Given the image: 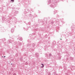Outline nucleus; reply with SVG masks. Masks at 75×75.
I'll return each mask as SVG.
<instances>
[{
  "instance_id": "1",
  "label": "nucleus",
  "mask_w": 75,
  "mask_h": 75,
  "mask_svg": "<svg viewBox=\"0 0 75 75\" xmlns=\"http://www.w3.org/2000/svg\"><path fill=\"white\" fill-rule=\"evenodd\" d=\"M51 7H53V8H54L55 7H57V4H55L54 2L53 3H52V4L50 5Z\"/></svg>"
},
{
  "instance_id": "2",
  "label": "nucleus",
  "mask_w": 75,
  "mask_h": 75,
  "mask_svg": "<svg viewBox=\"0 0 75 75\" xmlns=\"http://www.w3.org/2000/svg\"><path fill=\"white\" fill-rule=\"evenodd\" d=\"M51 57H52V54L51 53L49 54V55L47 56V58L48 59H50Z\"/></svg>"
},
{
  "instance_id": "36",
  "label": "nucleus",
  "mask_w": 75,
  "mask_h": 75,
  "mask_svg": "<svg viewBox=\"0 0 75 75\" xmlns=\"http://www.w3.org/2000/svg\"><path fill=\"white\" fill-rule=\"evenodd\" d=\"M3 20H4L3 19Z\"/></svg>"
},
{
  "instance_id": "10",
  "label": "nucleus",
  "mask_w": 75,
  "mask_h": 75,
  "mask_svg": "<svg viewBox=\"0 0 75 75\" xmlns=\"http://www.w3.org/2000/svg\"><path fill=\"white\" fill-rule=\"evenodd\" d=\"M13 12L14 14H17L18 13V11H13Z\"/></svg>"
},
{
  "instance_id": "9",
  "label": "nucleus",
  "mask_w": 75,
  "mask_h": 75,
  "mask_svg": "<svg viewBox=\"0 0 75 75\" xmlns=\"http://www.w3.org/2000/svg\"><path fill=\"white\" fill-rule=\"evenodd\" d=\"M14 28H12L11 30V33H13L14 32Z\"/></svg>"
},
{
  "instance_id": "27",
  "label": "nucleus",
  "mask_w": 75,
  "mask_h": 75,
  "mask_svg": "<svg viewBox=\"0 0 75 75\" xmlns=\"http://www.w3.org/2000/svg\"><path fill=\"white\" fill-rule=\"evenodd\" d=\"M29 16H30H30H31V14H29Z\"/></svg>"
},
{
  "instance_id": "3",
  "label": "nucleus",
  "mask_w": 75,
  "mask_h": 75,
  "mask_svg": "<svg viewBox=\"0 0 75 75\" xmlns=\"http://www.w3.org/2000/svg\"><path fill=\"white\" fill-rule=\"evenodd\" d=\"M13 42L14 41L11 40H8L7 41V43L8 44H10V43H13Z\"/></svg>"
},
{
  "instance_id": "37",
  "label": "nucleus",
  "mask_w": 75,
  "mask_h": 75,
  "mask_svg": "<svg viewBox=\"0 0 75 75\" xmlns=\"http://www.w3.org/2000/svg\"><path fill=\"white\" fill-rule=\"evenodd\" d=\"M60 40H61V39H60Z\"/></svg>"
},
{
  "instance_id": "13",
  "label": "nucleus",
  "mask_w": 75,
  "mask_h": 75,
  "mask_svg": "<svg viewBox=\"0 0 75 75\" xmlns=\"http://www.w3.org/2000/svg\"><path fill=\"white\" fill-rule=\"evenodd\" d=\"M70 59H71V60H73V57H70Z\"/></svg>"
},
{
  "instance_id": "16",
  "label": "nucleus",
  "mask_w": 75,
  "mask_h": 75,
  "mask_svg": "<svg viewBox=\"0 0 75 75\" xmlns=\"http://www.w3.org/2000/svg\"><path fill=\"white\" fill-rule=\"evenodd\" d=\"M52 44H53V45H55V42H52Z\"/></svg>"
},
{
  "instance_id": "14",
  "label": "nucleus",
  "mask_w": 75,
  "mask_h": 75,
  "mask_svg": "<svg viewBox=\"0 0 75 75\" xmlns=\"http://www.w3.org/2000/svg\"><path fill=\"white\" fill-rule=\"evenodd\" d=\"M30 45L29 44H27V46H28V47H30Z\"/></svg>"
},
{
  "instance_id": "7",
  "label": "nucleus",
  "mask_w": 75,
  "mask_h": 75,
  "mask_svg": "<svg viewBox=\"0 0 75 75\" xmlns=\"http://www.w3.org/2000/svg\"><path fill=\"white\" fill-rule=\"evenodd\" d=\"M18 37V39L19 40H20V41H22L23 40V38L22 37H20V36Z\"/></svg>"
},
{
  "instance_id": "23",
  "label": "nucleus",
  "mask_w": 75,
  "mask_h": 75,
  "mask_svg": "<svg viewBox=\"0 0 75 75\" xmlns=\"http://www.w3.org/2000/svg\"><path fill=\"white\" fill-rule=\"evenodd\" d=\"M54 23V22L52 21L51 22V24H53Z\"/></svg>"
},
{
  "instance_id": "19",
  "label": "nucleus",
  "mask_w": 75,
  "mask_h": 75,
  "mask_svg": "<svg viewBox=\"0 0 75 75\" xmlns=\"http://www.w3.org/2000/svg\"><path fill=\"white\" fill-rule=\"evenodd\" d=\"M51 0H49L48 1V3H51Z\"/></svg>"
},
{
  "instance_id": "34",
  "label": "nucleus",
  "mask_w": 75,
  "mask_h": 75,
  "mask_svg": "<svg viewBox=\"0 0 75 75\" xmlns=\"http://www.w3.org/2000/svg\"><path fill=\"white\" fill-rule=\"evenodd\" d=\"M8 17H9V16H8Z\"/></svg>"
},
{
  "instance_id": "15",
  "label": "nucleus",
  "mask_w": 75,
  "mask_h": 75,
  "mask_svg": "<svg viewBox=\"0 0 75 75\" xmlns=\"http://www.w3.org/2000/svg\"><path fill=\"white\" fill-rule=\"evenodd\" d=\"M57 58H58V59H60L61 58V56H59L57 57Z\"/></svg>"
},
{
  "instance_id": "26",
  "label": "nucleus",
  "mask_w": 75,
  "mask_h": 75,
  "mask_svg": "<svg viewBox=\"0 0 75 75\" xmlns=\"http://www.w3.org/2000/svg\"><path fill=\"white\" fill-rule=\"evenodd\" d=\"M14 7H13L12 8V9L13 10H14Z\"/></svg>"
},
{
  "instance_id": "4",
  "label": "nucleus",
  "mask_w": 75,
  "mask_h": 75,
  "mask_svg": "<svg viewBox=\"0 0 75 75\" xmlns=\"http://www.w3.org/2000/svg\"><path fill=\"white\" fill-rule=\"evenodd\" d=\"M35 46V45L34 43H33L30 45V47H34Z\"/></svg>"
},
{
  "instance_id": "24",
  "label": "nucleus",
  "mask_w": 75,
  "mask_h": 75,
  "mask_svg": "<svg viewBox=\"0 0 75 75\" xmlns=\"http://www.w3.org/2000/svg\"><path fill=\"white\" fill-rule=\"evenodd\" d=\"M50 74H51V73H48V75H50Z\"/></svg>"
},
{
  "instance_id": "22",
  "label": "nucleus",
  "mask_w": 75,
  "mask_h": 75,
  "mask_svg": "<svg viewBox=\"0 0 75 75\" xmlns=\"http://www.w3.org/2000/svg\"><path fill=\"white\" fill-rule=\"evenodd\" d=\"M42 66L41 67L42 68H43L44 67V64H42Z\"/></svg>"
},
{
  "instance_id": "33",
  "label": "nucleus",
  "mask_w": 75,
  "mask_h": 75,
  "mask_svg": "<svg viewBox=\"0 0 75 75\" xmlns=\"http://www.w3.org/2000/svg\"><path fill=\"white\" fill-rule=\"evenodd\" d=\"M11 65H13V64H12V63H11Z\"/></svg>"
},
{
  "instance_id": "39",
  "label": "nucleus",
  "mask_w": 75,
  "mask_h": 75,
  "mask_svg": "<svg viewBox=\"0 0 75 75\" xmlns=\"http://www.w3.org/2000/svg\"><path fill=\"white\" fill-rule=\"evenodd\" d=\"M2 57H3V56H2Z\"/></svg>"
},
{
  "instance_id": "32",
  "label": "nucleus",
  "mask_w": 75,
  "mask_h": 75,
  "mask_svg": "<svg viewBox=\"0 0 75 75\" xmlns=\"http://www.w3.org/2000/svg\"><path fill=\"white\" fill-rule=\"evenodd\" d=\"M54 1V0H51V1Z\"/></svg>"
},
{
  "instance_id": "25",
  "label": "nucleus",
  "mask_w": 75,
  "mask_h": 75,
  "mask_svg": "<svg viewBox=\"0 0 75 75\" xmlns=\"http://www.w3.org/2000/svg\"><path fill=\"white\" fill-rule=\"evenodd\" d=\"M13 75H16V73H14L13 74Z\"/></svg>"
},
{
  "instance_id": "38",
  "label": "nucleus",
  "mask_w": 75,
  "mask_h": 75,
  "mask_svg": "<svg viewBox=\"0 0 75 75\" xmlns=\"http://www.w3.org/2000/svg\"><path fill=\"white\" fill-rule=\"evenodd\" d=\"M60 40H61V39H60Z\"/></svg>"
},
{
  "instance_id": "11",
  "label": "nucleus",
  "mask_w": 75,
  "mask_h": 75,
  "mask_svg": "<svg viewBox=\"0 0 75 75\" xmlns=\"http://www.w3.org/2000/svg\"><path fill=\"white\" fill-rule=\"evenodd\" d=\"M42 22V20H38V22L39 23H40Z\"/></svg>"
},
{
  "instance_id": "6",
  "label": "nucleus",
  "mask_w": 75,
  "mask_h": 75,
  "mask_svg": "<svg viewBox=\"0 0 75 75\" xmlns=\"http://www.w3.org/2000/svg\"><path fill=\"white\" fill-rule=\"evenodd\" d=\"M38 55H39V54L38 53H36L35 54V56L37 58V57H38Z\"/></svg>"
},
{
  "instance_id": "30",
  "label": "nucleus",
  "mask_w": 75,
  "mask_h": 75,
  "mask_svg": "<svg viewBox=\"0 0 75 75\" xmlns=\"http://www.w3.org/2000/svg\"><path fill=\"white\" fill-rule=\"evenodd\" d=\"M74 50L75 51V47L74 48Z\"/></svg>"
},
{
  "instance_id": "20",
  "label": "nucleus",
  "mask_w": 75,
  "mask_h": 75,
  "mask_svg": "<svg viewBox=\"0 0 75 75\" xmlns=\"http://www.w3.org/2000/svg\"><path fill=\"white\" fill-rule=\"evenodd\" d=\"M13 11H11L12 14H13V13L14 14V12Z\"/></svg>"
},
{
  "instance_id": "29",
  "label": "nucleus",
  "mask_w": 75,
  "mask_h": 75,
  "mask_svg": "<svg viewBox=\"0 0 75 75\" xmlns=\"http://www.w3.org/2000/svg\"><path fill=\"white\" fill-rule=\"evenodd\" d=\"M54 14H55V12H54Z\"/></svg>"
},
{
  "instance_id": "8",
  "label": "nucleus",
  "mask_w": 75,
  "mask_h": 75,
  "mask_svg": "<svg viewBox=\"0 0 75 75\" xmlns=\"http://www.w3.org/2000/svg\"><path fill=\"white\" fill-rule=\"evenodd\" d=\"M44 20L45 21V22H47L48 21V19L46 18H44Z\"/></svg>"
},
{
  "instance_id": "12",
  "label": "nucleus",
  "mask_w": 75,
  "mask_h": 75,
  "mask_svg": "<svg viewBox=\"0 0 75 75\" xmlns=\"http://www.w3.org/2000/svg\"><path fill=\"white\" fill-rule=\"evenodd\" d=\"M2 41H6V39L5 38H4L2 39Z\"/></svg>"
},
{
  "instance_id": "35",
  "label": "nucleus",
  "mask_w": 75,
  "mask_h": 75,
  "mask_svg": "<svg viewBox=\"0 0 75 75\" xmlns=\"http://www.w3.org/2000/svg\"><path fill=\"white\" fill-rule=\"evenodd\" d=\"M24 29H25V28H23Z\"/></svg>"
},
{
  "instance_id": "5",
  "label": "nucleus",
  "mask_w": 75,
  "mask_h": 75,
  "mask_svg": "<svg viewBox=\"0 0 75 75\" xmlns=\"http://www.w3.org/2000/svg\"><path fill=\"white\" fill-rule=\"evenodd\" d=\"M13 43V46H14V45H16V44H17V42H14Z\"/></svg>"
},
{
  "instance_id": "28",
  "label": "nucleus",
  "mask_w": 75,
  "mask_h": 75,
  "mask_svg": "<svg viewBox=\"0 0 75 75\" xmlns=\"http://www.w3.org/2000/svg\"><path fill=\"white\" fill-rule=\"evenodd\" d=\"M27 12H29V9H27Z\"/></svg>"
},
{
  "instance_id": "31",
  "label": "nucleus",
  "mask_w": 75,
  "mask_h": 75,
  "mask_svg": "<svg viewBox=\"0 0 75 75\" xmlns=\"http://www.w3.org/2000/svg\"><path fill=\"white\" fill-rule=\"evenodd\" d=\"M4 58H5V57H6V56H4Z\"/></svg>"
},
{
  "instance_id": "18",
  "label": "nucleus",
  "mask_w": 75,
  "mask_h": 75,
  "mask_svg": "<svg viewBox=\"0 0 75 75\" xmlns=\"http://www.w3.org/2000/svg\"><path fill=\"white\" fill-rule=\"evenodd\" d=\"M20 61H23V58H20Z\"/></svg>"
},
{
  "instance_id": "21",
  "label": "nucleus",
  "mask_w": 75,
  "mask_h": 75,
  "mask_svg": "<svg viewBox=\"0 0 75 75\" xmlns=\"http://www.w3.org/2000/svg\"><path fill=\"white\" fill-rule=\"evenodd\" d=\"M11 1H12V2H13L14 1V0H11Z\"/></svg>"
},
{
  "instance_id": "17",
  "label": "nucleus",
  "mask_w": 75,
  "mask_h": 75,
  "mask_svg": "<svg viewBox=\"0 0 75 75\" xmlns=\"http://www.w3.org/2000/svg\"><path fill=\"white\" fill-rule=\"evenodd\" d=\"M21 42H19V45H20V46H21Z\"/></svg>"
}]
</instances>
